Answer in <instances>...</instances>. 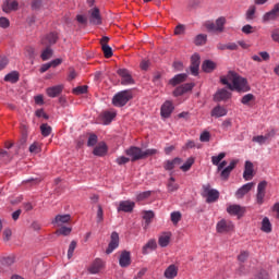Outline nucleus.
<instances>
[{"instance_id": "1", "label": "nucleus", "mask_w": 279, "mask_h": 279, "mask_svg": "<svg viewBox=\"0 0 279 279\" xmlns=\"http://www.w3.org/2000/svg\"><path fill=\"white\" fill-rule=\"evenodd\" d=\"M220 82L228 86L229 90H236V93H247L250 90L247 78L232 71L228 72L226 76H221Z\"/></svg>"}, {"instance_id": "2", "label": "nucleus", "mask_w": 279, "mask_h": 279, "mask_svg": "<svg viewBox=\"0 0 279 279\" xmlns=\"http://www.w3.org/2000/svg\"><path fill=\"white\" fill-rule=\"evenodd\" d=\"M132 99V92L131 90H122L117 93L112 98V105L116 108H123Z\"/></svg>"}, {"instance_id": "3", "label": "nucleus", "mask_w": 279, "mask_h": 279, "mask_svg": "<svg viewBox=\"0 0 279 279\" xmlns=\"http://www.w3.org/2000/svg\"><path fill=\"white\" fill-rule=\"evenodd\" d=\"M226 17L220 16L216 20V22L207 21L204 23V27L207 29V32L218 33L221 34L223 32L226 26Z\"/></svg>"}, {"instance_id": "4", "label": "nucleus", "mask_w": 279, "mask_h": 279, "mask_svg": "<svg viewBox=\"0 0 279 279\" xmlns=\"http://www.w3.org/2000/svg\"><path fill=\"white\" fill-rule=\"evenodd\" d=\"M234 231V223L231 220L221 219L216 225V232L218 234H228Z\"/></svg>"}, {"instance_id": "5", "label": "nucleus", "mask_w": 279, "mask_h": 279, "mask_svg": "<svg viewBox=\"0 0 279 279\" xmlns=\"http://www.w3.org/2000/svg\"><path fill=\"white\" fill-rule=\"evenodd\" d=\"M203 196L206 197L208 204H213L219 199V191L210 189V185L207 184L203 186Z\"/></svg>"}, {"instance_id": "6", "label": "nucleus", "mask_w": 279, "mask_h": 279, "mask_svg": "<svg viewBox=\"0 0 279 279\" xmlns=\"http://www.w3.org/2000/svg\"><path fill=\"white\" fill-rule=\"evenodd\" d=\"M116 118H117V110L114 109L102 111L100 114V121L102 125H110Z\"/></svg>"}, {"instance_id": "7", "label": "nucleus", "mask_w": 279, "mask_h": 279, "mask_svg": "<svg viewBox=\"0 0 279 279\" xmlns=\"http://www.w3.org/2000/svg\"><path fill=\"white\" fill-rule=\"evenodd\" d=\"M267 191V181H260L257 185L256 203L260 205L265 202V195Z\"/></svg>"}, {"instance_id": "8", "label": "nucleus", "mask_w": 279, "mask_h": 279, "mask_svg": "<svg viewBox=\"0 0 279 279\" xmlns=\"http://www.w3.org/2000/svg\"><path fill=\"white\" fill-rule=\"evenodd\" d=\"M126 156L131 157L132 162H136V160H143V149L132 146L125 150Z\"/></svg>"}, {"instance_id": "9", "label": "nucleus", "mask_w": 279, "mask_h": 279, "mask_svg": "<svg viewBox=\"0 0 279 279\" xmlns=\"http://www.w3.org/2000/svg\"><path fill=\"white\" fill-rule=\"evenodd\" d=\"M276 19H279V3L275 4L272 10L266 12L262 21L263 23H269V21H276Z\"/></svg>"}, {"instance_id": "10", "label": "nucleus", "mask_w": 279, "mask_h": 279, "mask_svg": "<svg viewBox=\"0 0 279 279\" xmlns=\"http://www.w3.org/2000/svg\"><path fill=\"white\" fill-rule=\"evenodd\" d=\"M118 75H120L121 84L123 86H130V84H134V78H132V74L128 69L118 70Z\"/></svg>"}, {"instance_id": "11", "label": "nucleus", "mask_w": 279, "mask_h": 279, "mask_svg": "<svg viewBox=\"0 0 279 279\" xmlns=\"http://www.w3.org/2000/svg\"><path fill=\"white\" fill-rule=\"evenodd\" d=\"M180 271V267L175 264L169 265L163 271V278L166 279H175L178 278V274Z\"/></svg>"}, {"instance_id": "12", "label": "nucleus", "mask_w": 279, "mask_h": 279, "mask_svg": "<svg viewBox=\"0 0 279 279\" xmlns=\"http://www.w3.org/2000/svg\"><path fill=\"white\" fill-rule=\"evenodd\" d=\"M227 213L233 217H239L240 219V217L245 215V207H242L241 205H229L227 207Z\"/></svg>"}, {"instance_id": "13", "label": "nucleus", "mask_w": 279, "mask_h": 279, "mask_svg": "<svg viewBox=\"0 0 279 279\" xmlns=\"http://www.w3.org/2000/svg\"><path fill=\"white\" fill-rule=\"evenodd\" d=\"M19 10V1L16 0H4L2 4V12L10 14V12H16Z\"/></svg>"}, {"instance_id": "14", "label": "nucleus", "mask_w": 279, "mask_h": 279, "mask_svg": "<svg viewBox=\"0 0 279 279\" xmlns=\"http://www.w3.org/2000/svg\"><path fill=\"white\" fill-rule=\"evenodd\" d=\"M117 247H119V233H117V231H113L111 233V240L106 250V254H112L113 251L117 250Z\"/></svg>"}, {"instance_id": "15", "label": "nucleus", "mask_w": 279, "mask_h": 279, "mask_svg": "<svg viewBox=\"0 0 279 279\" xmlns=\"http://www.w3.org/2000/svg\"><path fill=\"white\" fill-rule=\"evenodd\" d=\"M136 204L132 201H122L119 203L118 213H132Z\"/></svg>"}, {"instance_id": "16", "label": "nucleus", "mask_w": 279, "mask_h": 279, "mask_svg": "<svg viewBox=\"0 0 279 279\" xmlns=\"http://www.w3.org/2000/svg\"><path fill=\"white\" fill-rule=\"evenodd\" d=\"M69 221H71V215L64 214V215H57L52 220V223L57 228H62L64 223H69Z\"/></svg>"}, {"instance_id": "17", "label": "nucleus", "mask_w": 279, "mask_h": 279, "mask_svg": "<svg viewBox=\"0 0 279 279\" xmlns=\"http://www.w3.org/2000/svg\"><path fill=\"white\" fill-rule=\"evenodd\" d=\"M88 14L89 23H92V25H101V14L97 8L89 10Z\"/></svg>"}, {"instance_id": "18", "label": "nucleus", "mask_w": 279, "mask_h": 279, "mask_svg": "<svg viewBox=\"0 0 279 279\" xmlns=\"http://www.w3.org/2000/svg\"><path fill=\"white\" fill-rule=\"evenodd\" d=\"M171 236H173L171 231L162 232L158 238V245L161 247H168V245L171 243Z\"/></svg>"}, {"instance_id": "19", "label": "nucleus", "mask_w": 279, "mask_h": 279, "mask_svg": "<svg viewBox=\"0 0 279 279\" xmlns=\"http://www.w3.org/2000/svg\"><path fill=\"white\" fill-rule=\"evenodd\" d=\"M195 87V84L193 83H186L179 87H177L173 92L174 97H180V95H184V93H190V90H193Z\"/></svg>"}, {"instance_id": "20", "label": "nucleus", "mask_w": 279, "mask_h": 279, "mask_svg": "<svg viewBox=\"0 0 279 279\" xmlns=\"http://www.w3.org/2000/svg\"><path fill=\"white\" fill-rule=\"evenodd\" d=\"M252 189H254V183L251 182V183H246L244 185H242L236 192H235V197L238 199H241L243 197H245V195H247V193L250 191H252Z\"/></svg>"}, {"instance_id": "21", "label": "nucleus", "mask_w": 279, "mask_h": 279, "mask_svg": "<svg viewBox=\"0 0 279 279\" xmlns=\"http://www.w3.org/2000/svg\"><path fill=\"white\" fill-rule=\"evenodd\" d=\"M120 267H130L132 265V255L128 251H123L119 258Z\"/></svg>"}, {"instance_id": "22", "label": "nucleus", "mask_w": 279, "mask_h": 279, "mask_svg": "<svg viewBox=\"0 0 279 279\" xmlns=\"http://www.w3.org/2000/svg\"><path fill=\"white\" fill-rule=\"evenodd\" d=\"M191 73L192 75H197L199 73V54L194 53L191 58Z\"/></svg>"}, {"instance_id": "23", "label": "nucleus", "mask_w": 279, "mask_h": 279, "mask_svg": "<svg viewBox=\"0 0 279 279\" xmlns=\"http://www.w3.org/2000/svg\"><path fill=\"white\" fill-rule=\"evenodd\" d=\"M171 112H173V102L167 100L161 106V117L163 119H169L171 117Z\"/></svg>"}, {"instance_id": "24", "label": "nucleus", "mask_w": 279, "mask_h": 279, "mask_svg": "<svg viewBox=\"0 0 279 279\" xmlns=\"http://www.w3.org/2000/svg\"><path fill=\"white\" fill-rule=\"evenodd\" d=\"M243 178L246 181H250L252 178H254V163H252V161H245Z\"/></svg>"}, {"instance_id": "25", "label": "nucleus", "mask_w": 279, "mask_h": 279, "mask_svg": "<svg viewBox=\"0 0 279 279\" xmlns=\"http://www.w3.org/2000/svg\"><path fill=\"white\" fill-rule=\"evenodd\" d=\"M104 269V260L96 258L88 268L89 274H99Z\"/></svg>"}, {"instance_id": "26", "label": "nucleus", "mask_w": 279, "mask_h": 279, "mask_svg": "<svg viewBox=\"0 0 279 279\" xmlns=\"http://www.w3.org/2000/svg\"><path fill=\"white\" fill-rule=\"evenodd\" d=\"M62 90H64L63 85H56L52 87H48L46 89V94L48 95V97L56 98V97H58V95L62 94Z\"/></svg>"}, {"instance_id": "27", "label": "nucleus", "mask_w": 279, "mask_h": 279, "mask_svg": "<svg viewBox=\"0 0 279 279\" xmlns=\"http://www.w3.org/2000/svg\"><path fill=\"white\" fill-rule=\"evenodd\" d=\"M182 165L181 158H174L172 160H167L163 162V169L166 171H173L175 167H180Z\"/></svg>"}, {"instance_id": "28", "label": "nucleus", "mask_w": 279, "mask_h": 279, "mask_svg": "<svg viewBox=\"0 0 279 279\" xmlns=\"http://www.w3.org/2000/svg\"><path fill=\"white\" fill-rule=\"evenodd\" d=\"M232 94L228 89H220L216 93L215 99L216 101H226V99H230Z\"/></svg>"}, {"instance_id": "29", "label": "nucleus", "mask_w": 279, "mask_h": 279, "mask_svg": "<svg viewBox=\"0 0 279 279\" xmlns=\"http://www.w3.org/2000/svg\"><path fill=\"white\" fill-rule=\"evenodd\" d=\"M93 154L94 156H106L108 154V146L101 142L94 148Z\"/></svg>"}, {"instance_id": "30", "label": "nucleus", "mask_w": 279, "mask_h": 279, "mask_svg": "<svg viewBox=\"0 0 279 279\" xmlns=\"http://www.w3.org/2000/svg\"><path fill=\"white\" fill-rule=\"evenodd\" d=\"M158 247L156 240H149L142 248V254L147 255Z\"/></svg>"}, {"instance_id": "31", "label": "nucleus", "mask_w": 279, "mask_h": 279, "mask_svg": "<svg viewBox=\"0 0 279 279\" xmlns=\"http://www.w3.org/2000/svg\"><path fill=\"white\" fill-rule=\"evenodd\" d=\"M58 43V33H50L43 39V45L51 47V45H56Z\"/></svg>"}, {"instance_id": "32", "label": "nucleus", "mask_w": 279, "mask_h": 279, "mask_svg": "<svg viewBox=\"0 0 279 279\" xmlns=\"http://www.w3.org/2000/svg\"><path fill=\"white\" fill-rule=\"evenodd\" d=\"M228 114V109L226 107L217 106L211 110V117L219 119L220 117H226Z\"/></svg>"}, {"instance_id": "33", "label": "nucleus", "mask_w": 279, "mask_h": 279, "mask_svg": "<svg viewBox=\"0 0 279 279\" xmlns=\"http://www.w3.org/2000/svg\"><path fill=\"white\" fill-rule=\"evenodd\" d=\"M167 189L169 191V193H175V191H178V189H180V184H178L175 182V178L170 177L167 183Z\"/></svg>"}, {"instance_id": "34", "label": "nucleus", "mask_w": 279, "mask_h": 279, "mask_svg": "<svg viewBox=\"0 0 279 279\" xmlns=\"http://www.w3.org/2000/svg\"><path fill=\"white\" fill-rule=\"evenodd\" d=\"M262 232H265L266 234H269L272 230L271 221L267 217H265L262 220V227H260Z\"/></svg>"}, {"instance_id": "35", "label": "nucleus", "mask_w": 279, "mask_h": 279, "mask_svg": "<svg viewBox=\"0 0 279 279\" xmlns=\"http://www.w3.org/2000/svg\"><path fill=\"white\" fill-rule=\"evenodd\" d=\"M143 219L145 221L144 223V230H147L154 220V211H145L143 215Z\"/></svg>"}, {"instance_id": "36", "label": "nucleus", "mask_w": 279, "mask_h": 279, "mask_svg": "<svg viewBox=\"0 0 279 279\" xmlns=\"http://www.w3.org/2000/svg\"><path fill=\"white\" fill-rule=\"evenodd\" d=\"M217 64L210 60H206L203 62L202 69L205 73H211V71H215Z\"/></svg>"}, {"instance_id": "37", "label": "nucleus", "mask_w": 279, "mask_h": 279, "mask_svg": "<svg viewBox=\"0 0 279 279\" xmlns=\"http://www.w3.org/2000/svg\"><path fill=\"white\" fill-rule=\"evenodd\" d=\"M246 21H254L256 19V4H252L248 7L245 13Z\"/></svg>"}, {"instance_id": "38", "label": "nucleus", "mask_w": 279, "mask_h": 279, "mask_svg": "<svg viewBox=\"0 0 279 279\" xmlns=\"http://www.w3.org/2000/svg\"><path fill=\"white\" fill-rule=\"evenodd\" d=\"M186 74H178L172 80H170L169 84L171 86H178V84H182V82H186Z\"/></svg>"}, {"instance_id": "39", "label": "nucleus", "mask_w": 279, "mask_h": 279, "mask_svg": "<svg viewBox=\"0 0 279 279\" xmlns=\"http://www.w3.org/2000/svg\"><path fill=\"white\" fill-rule=\"evenodd\" d=\"M28 151L33 155L40 154V151H43V143L34 142L31 144Z\"/></svg>"}, {"instance_id": "40", "label": "nucleus", "mask_w": 279, "mask_h": 279, "mask_svg": "<svg viewBox=\"0 0 279 279\" xmlns=\"http://www.w3.org/2000/svg\"><path fill=\"white\" fill-rule=\"evenodd\" d=\"M4 82H10L11 84H16L19 82V72L13 71L4 76Z\"/></svg>"}, {"instance_id": "41", "label": "nucleus", "mask_w": 279, "mask_h": 279, "mask_svg": "<svg viewBox=\"0 0 279 279\" xmlns=\"http://www.w3.org/2000/svg\"><path fill=\"white\" fill-rule=\"evenodd\" d=\"M193 165H195V158L190 157L182 166H180V169L181 171L186 172L191 170V167H193Z\"/></svg>"}, {"instance_id": "42", "label": "nucleus", "mask_w": 279, "mask_h": 279, "mask_svg": "<svg viewBox=\"0 0 279 279\" xmlns=\"http://www.w3.org/2000/svg\"><path fill=\"white\" fill-rule=\"evenodd\" d=\"M72 228L71 227H61L57 230L56 234L58 236L62 235V236H69L72 232Z\"/></svg>"}, {"instance_id": "43", "label": "nucleus", "mask_w": 279, "mask_h": 279, "mask_svg": "<svg viewBox=\"0 0 279 279\" xmlns=\"http://www.w3.org/2000/svg\"><path fill=\"white\" fill-rule=\"evenodd\" d=\"M158 154V149L156 148H148L146 150H142V160L145 158H149V156H156Z\"/></svg>"}, {"instance_id": "44", "label": "nucleus", "mask_w": 279, "mask_h": 279, "mask_svg": "<svg viewBox=\"0 0 279 279\" xmlns=\"http://www.w3.org/2000/svg\"><path fill=\"white\" fill-rule=\"evenodd\" d=\"M223 158H226V153H220V154H218V156H213L211 163L215 167H218V165L221 162V160H223Z\"/></svg>"}, {"instance_id": "45", "label": "nucleus", "mask_w": 279, "mask_h": 279, "mask_svg": "<svg viewBox=\"0 0 279 279\" xmlns=\"http://www.w3.org/2000/svg\"><path fill=\"white\" fill-rule=\"evenodd\" d=\"M207 38L208 36H206L205 34L197 35L195 38V45L197 46L206 45Z\"/></svg>"}, {"instance_id": "46", "label": "nucleus", "mask_w": 279, "mask_h": 279, "mask_svg": "<svg viewBox=\"0 0 279 279\" xmlns=\"http://www.w3.org/2000/svg\"><path fill=\"white\" fill-rule=\"evenodd\" d=\"M53 56V50H51V48H46L43 52H41V60L47 61L49 60V58H51Z\"/></svg>"}, {"instance_id": "47", "label": "nucleus", "mask_w": 279, "mask_h": 279, "mask_svg": "<svg viewBox=\"0 0 279 279\" xmlns=\"http://www.w3.org/2000/svg\"><path fill=\"white\" fill-rule=\"evenodd\" d=\"M172 223H180V220L182 219V214L180 211H173L170 215Z\"/></svg>"}, {"instance_id": "48", "label": "nucleus", "mask_w": 279, "mask_h": 279, "mask_svg": "<svg viewBox=\"0 0 279 279\" xmlns=\"http://www.w3.org/2000/svg\"><path fill=\"white\" fill-rule=\"evenodd\" d=\"M102 51L105 53V58H112V48L108 46V44H102Z\"/></svg>"}, {"instance_id": "49", "label": "nucleus", "mask_w": 279, "mask_h": 279, "mask_svg": "<svg viewBox=\"0 0 279 279\" xmlns=\"http://www.w3.org/2000/svg\"><path fill=\"white\" fill-rule=\"evenodd\" d=\"M88 92V87L86 85L78 86L73 89L74 95H84Z\"/></svg>"}, {"instance_id": "50", "label": "nucleus", "mask_w": 279, "mask_h": 279, "mask_svg": "<svg viewBox=\"0 0 279 279\" xmlns=\"http://www.w3.org/2000/svg\"><path fill=\"white\" fill-rule=\"evenodd\" d=\"M40 132L45 137H47L49 136V134H51V128L49 126V124H41Z\"/></svg>"}, {"instance_id": "51", "label": "nucleus", "mask_w": 279, "mask_h": 279, "mask_svg": "<svg viewBox=\"0 0 279 279\" xmlns=\"http://www.w3.org/2000/svg\"><path fill=\"white\" fill-rule=\"evenodd\" d=\"M250 101H254V95L253 94H246L241 99V104H243L244 106H247L250 104Z\"/></svg>"}, {"instance_id": "52", "label": "nucleus", "mask_w": 279, "mask_h": 279, "mask_svg": "<svg viewBox=\"0 0 279 279\" xmlns=\"http://www.w3.org/2000/svg\"><path fill=\"white\" fill-rule=\"evenodd\" d=\"M199 141H201V143H209L210 142V132L204 131L203 133H201Z\"/></svg>"}, {"instance_id": "53", "label": "nucleus", "mask_w": 279, "mask_h": 279, "mask_svg": "<svg viewBox=\"0 0 279 279\" xmlns=\"http://www.w3.org/2000/svg\"><path fill=\"white\" fill-rule=\"evenodd\" d=\"M0 27L1 29H8L10 27V20L5 16L0 17Z\"/></svg>"}, {"instance_id": "54", "label": "nucleus", "mask_w": 279, "mask_h": 279, "mask_svg": "<svg viewBox=\"0 0 279 279\" xmlns=\"http://www.w3.org/2000/svg\"><path fill=\"white\" fill-rule=\"evenodd\" d=\"M75 247H77V242L72 241L68 250V258H73V252H75Z\"/></svg>"}, {"instance_id": "55", "label": "nucleus", "mask_w": 279, "mask_h": 279, "mask_svg": "<svg viewBox=\"0 0 279 279\" xmlns=\"http://www.w3.org/2000/svg\"><path fill=\"white\" fill-rule=\"evenodd\" d=\"M254 32H256V27H254L250 24H246L242 27V33L243 34H254Z\"/></svg>"}, {"instance_id": "56", "label": "nucleus", "mask_w": 279, "mask_h": 279, "mask_svg": "<svg viewBox=\"0 0 279 279\" xmlns=\"http://www.w3.org/2000/svg\"><path fill=\"white\" fill-rule=\"evenodd\" d=\"M247 258H250V253L246 251H242L239 255H238V260L239 263H245V260H247Z\"/></svg>"}, {"instance_id": "57", "label": "nucleus", "mask_w": 279, "mask_h": 279, "mask_svg": "<svg viewBox=\"0 0 279 279\" xmlns=\"http://www.w3.org/2000/svg\"><path fill=\"white\" fill-rule=\"evenodd\" d=\"M253 143H258V145H264V143H267V137L265 135L254 136Z\"/></svg>"}, {"instance_id": "58", "label": "nucleus", "mask_w": 279, "mask_h": 279, "mask_svg": "<svg viewBox=\"0 0 279 279\" xmlns=\"http://www.w3.org/2000/svg\"><path fill=\"white\" fill-rule=\"evenodd\" d=\"M104 221V208L101 205H98V210H97V223H101Z\"/></svg>"}, {"instance_id": "59", "label": "nucleus", "mask_w": 279, "mask_h": 279, "mask_svg": "<svg viewBox=\"0 0 279 279\" xmlns=\"http://www.w3.org/2000/svg\"><path fill=\"white\" fill-rule=\"evenodd\" d=\"M87 145L88 147H95V145H97V135L95 134L89 135Z\"/></svg>"}, {"instance_id": "60", "label": "nucleus", "mask_w": 279, "mask_h": 279, "mask_svg": "<svg viewBox=\"0 0 279 279\" xmlns=\"http://www.w3.org/2000/svg\"><path fill=\"white\" fill-rule=\"evenodd\" d=\"M76 21L80 25H86V23H88V17H86V15L78 14L76 15Z\"/></svg>"}, {"instance_id": "61", "label": "nucleus", "mask_w": 279, "mask_h": 279, "mask_svg": "<svg viewBox=\"0 0 279 279\" xmlns=\"http://www.w3.org/2000/svg\"><path fill=\"white\" fill-rule=\"evenodd\" d=\"M255 279H269V274L265 270H260L257 275H255Z\"/></svg>"}, {"instance_id": "62", "label": "nucleus", "mask_w": 279, "mask_h": 279, "mask_svg": "<svg viewBox=\"0 0 279 279\" xmlns=\"http://www.w3.org/2000/svg\"><path fill=\"white\" fill-rule=\"evenodd\" d=\"M116 162L118 165H128V162H130V158L125 157V156H121V157H118Z\"/></svg>"}, {"instance_id": "63", "label": "nucleus", "mask_w": 279, "mask_h": 279, "mask_svg": "<svg viewBox=\"0 0 279 279\" xmlns=\"http://www.w3.org/2000/svg\"><path fill=\"white\" fill-rule=\"evenodd\" d=\"M149 195H151V192H149V191L140 193L137 195V201L143 202V199H147V197H149Z\"/></svg>"}, {"instance_id": "64", "label": "nucleus", "mask_w": 279, "mask_h": 279, "mask_svg": "<svg viewBox=\"0 0 279 279\" xmlns=\"http://www.w3.org/2000/svg\"><path fill=\"white\" fill-rule=\"evenodd\" d=\"M271 38H272L274 43H278L279 44V28L272 29Z\"/></svg>"}]
</instances>
